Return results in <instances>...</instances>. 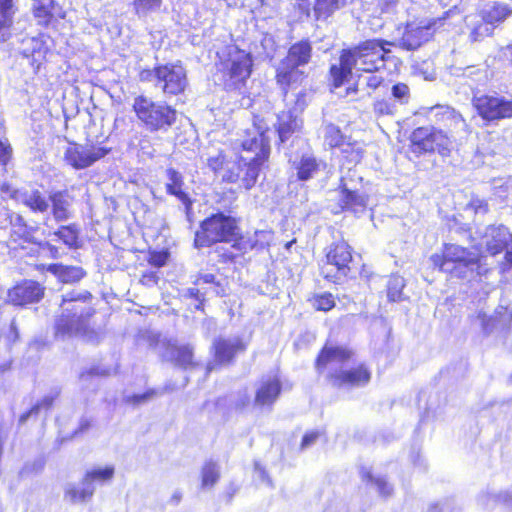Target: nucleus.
Returning a JSON list of instances; mask_svg holds the SVG:
<instances>
[{"label": "nucleus", "mask_w": 512, "mask_h": 512, "mask_svg": "<svg viewBox=\"0 0 512 512\" xmlns=\"http://www.w3.org/2000/svg\"><path fill=\"white\" fill-rule=\"evenodd\" d=\"M311 53L312 46L307 40L299 41L290 47L287 56L277 68V82L283 89L302 80L304 72L300 67L309 63Z\"/></svg>", "instance_id": "5"}, {"label": "nucleus", "mask_w": 512, "mask_h": 512, "mask_svg": "<svg viewBox=\"0 0 512 512\" xmlns=\"http://www.w3.org/2000/svg\"><path fill=\"white\" fill-rule=\"evenodd\" d=\"M11 147L0 140V163L6 164L11 156Z\"/></svg>", "instance_id": "36"}, {"label": "nucleus", "mask_w": 512, "mask_h": 512, "mask_svg": "<svg viewBox=\"0 0 512 512\" xmlns=\"http://www.w3.org/2000/svg\"><path fill=\"white\" fill-rule=\"evenodd\" d=\"M386 45L392 42L381 39H370L348 49H343L339 64L330 68V75L335 87H340L352 74V69L375 72L385 67L387 54L390 52Z\"/></svg>", "instance_id": "2"}, {"label": "nucleus", "mask_w": 512, "mask_h": 512, "mask_svg": "<svg viewBox=\"0 0 512 512\" xmlns=\"http://www.w3.org/2000/svg\"><path fill=\"white\" fill-rule=\"evenodd\" d=\"M217 242L232 243V247L244 250V253L247 252V245L251 248L256 246L250 241H244L236 220L221 212L202 221L200 230L195 235L197 247H208Z\"/></svg>", "instance_id": "3"}, {"label": "nucleus", "mask_w": 512, "mask_h": 512, "mask_svg": "<svg viewBox=\"0 0 512 512\" xmlns=\"http://www.w3.org/2000/svg\"><path fill=\"white\" fill-rule=\"evenodd\" d=\"M339 188L341 189L339 201L342 209L350 210L355 214L362 213L365 210L368 201L366 195L350 189L344 177L341 178Z\"/></svg>", "instance_id": "16"}, {"label": "nucleus", "mask_w": 512, "mask_h": 512, "mask_svg": "<svg viewBox=\"0 0 512 512\" xmlns=\"http://www.w3.org/2000/svg\"><path fill=\"white\" fill-rule=\"evenodd\" d=\"M512 13V8L504 3L493 2L487 4L480 12L481 18L487 24H499L505 21Z\"/></svg>", "instance_id": "19"}, {"label": "nucleus", "mask_w": 512, "mask_h": 512, "mask_svg": "<svg viewBox=\"0 0 512 512\" xmlns=\"http://www.w3.org/2000/svg\"><path fill=\"white\" fill-rule=\"evenodd\" d=\"M305 106L304 95H297V100L295 103V107L293 111L282 112L278 115V134L279 138L282 142L289 139V137L294 133L300 126L299 120L294 112L302 111Z\"/></svg>", "instance_id": "14"}, {"label": "nucleus", "mask_w": 512, "mask_h": 512, "mask_svg": "<svg viewBox=\"0 0 512 512\" xmlns=\"http://www.w3.org/2000/svg\"><path fill=\"white\" fill-rule=\"evenodd\" d=\"M22 54L24 57L31 59V65L39 69L45 58L46 47L42 40L32 37L23 40Z\"/></svg>", "instance_id": "20"}, {"label": "nucleus", "mask_w": 512, "mask_h": 512, "mask_svg": "<svg viewBox=\"0 0 512 512\" xmlns=\"http://www.w3.org/2000/svg\"><path fill=\"white\" fill-rule=\"evenodd\" d=\"M260 235H264V232H261ZM256 236H259V233H256Z\"/></svg>", "instance_id": "42"}, {"label": "nucleus", "mask_w": 512, "mask_h": 512, "mask_svg": "<svg viewBox=\"0 0 512 512\" xmlns=\"http://www.w3.org/2000/svg\"><path fill=\"white\" fill-rule=\"evenodd\" d=\"M373 111L377 116H393L396 105L388 100L380 99L374 102Z\"/></svg>", "instance_id": "30"}, {"label": "nucleus", "mask_w": 512, "mask_h": 512, "mask_svg": "<svg viewBox=\"0 0 512 512\" xmlns=\"http://www.w3.org/2000/svg\"><path fill=\"white\" fill-rule=\"evenodd\" d=\"M453 10H448L441 17L430 20L426 24L415 25L408 24L399 40V46L406 50H415L423 43L427 42L433 35L435 29L444 24V21L450 17Z\"/></svg>", "instance_id": "10"}, {"label": "nucleus", "mask_w": 512, "mask_h": 512, "mask_svg": "<svg viewBox=\"0 0 512 512\" xmlns=\"http://www.w3.org/2000/svg\"><path fill=\"white\" fill-rule=\"evenodd\" d=\"M346 4L347 0H316L314 13L317 19H327Z\"/></svg>", "instance_id": "23"}, {"label": "nucleus", "mask_w": 512, "mask_h": 512, "mask_svg": "<svg viewBox=\"0 0 512 512\" xmlns=\"http://www.w3.org/2000/svg\"><path fill=\"white\" fill-rule=\"evenodd\" d=\"M324 140L331 148H340L348 139L342 135L337 126L329 123L324 126Z\"/></svg>", "instance_id": "25"}, {"label": "nucleus", "mask_w": 512, "mask_h": 512, "mask_svg": "<svg viewBox=\"0 0 512 512\" xmlns=\"http://www.w3.org/2000/svg\"><path fill=\"white\" fill-rule=\"evenodd\" d=\"M108 152L109 150L103 147L72 144L64 151V160L74 169L80 170L90 167Z\"/></svg>", "instance_id": "12"}, {"label": "nucleus", "mask_w": 512, "mask_h": 512, "mask_svg": "<svg viewBox=\"0 0 512 512\" xmlns=\"http://www.w3.org/2000/svg\"><path fill=\"white\" fill-rule=\"evenodd\" d=\"M141 80L156 82V67L153 70H144L140 74Z\"/></svg>", "instance_id": "37"}, {"label": "nucleus", "mask_w": 512, "mask_h": 512, "mask_svg": "<svg viewBox=\"0 0 512 512\" xmlns=\"http://www.w3.org/2000/svg\"><path fill=\"white\" fill-rule=\"evenodd\" d=\"M393 98L400 104H407L410 100V88L405 83H396L391 88Z\"/></svg>", "instance_id": "29"}, {"label": "nucleus", "mask_w": 512, "mask_h": 512, "mask_svg": "<svg viewBox=\"0 0 512 512\" xmlns=\"http://www.w3.org/2000/svg\"><path fill=\"white\" fill-rule=\"evenodd\" d=\"M56 5L54 0H38L33 6L34 16L38 24L47 26L54 17Z\"/></svg>", "instance_id": "22"}, {"label": "nucleus", "mask_w": 512, "mask_h": 512, "mask_svg": "<svg viewBox=\"0 0 512 512\" xmlns=\"http://www.w3.org/2000/svg\"><path fill=\"white\" fill-rule=\"evenodd\" d=\"M486 22L482 20V22H478L474 25L473 29L470 32L469 38L472 42H478L483 40L485 37L492 35L493 28L488 26Z\"/></svg>", "instance_id": "28"}, {"label": "nucleus", "mask_w": 512, "mask_h": 512, "mask_svg": "<svg viewBox=\"0 0 512 512\" xmlns=\"http://www.w3.org/2000/svg\"><path fill=\"white\" fill-rule=\"evenodd\" d=\"M226 164H227V161L225 159V156L221 152H219L215 156H210L207 158V165L214 172H218L220 170L223 171Z\"/></svg>", "instance_id": "32"}, {"label": "nucleus", "mask_w": 512, "mask_h": 512, "mask_svg": "<svg viewBox=\"0 0 512 512\" xmlns=\"http://www.w3.org/2000/svg\"><path fill=\"white\" fill-rule=\"evenodd\" d=\"M253 60L250 53L235 49L223 63V80L226 90L242 93L252 72Z\"/></svg>", "instance_id": "6"}, {"label": "nucleus", "mask_w": 512, "mask_h": 512, "mask_svg": "<svg viewBox=\"0 0 512 512\" xmlns=\"http://www.w3.org/2000/svg\"><path fill=\"white\" fill-rule=\"evenodd\" d=\"M410 149L416 155L438 151L444 155L449 150V137L433 126L418 127L409 137Z\"/></svg>", "instance_id": "8"}, {"label": "nucleus", "mask_w": 512, "mask_h": 512, "mask_svg": "<svg viewBox=\"0 0 512 512\" xmlns=\"http://www.w3.org/2000/svg\"><path fill=\"white\" fill-rule=\"evenodd\" d=\"M10 223L13 225V226H19V227H24L25 226V222H24V219L21 215L19 214H13L11 215L10 217Z\"/></svg>", "instance_id": "38"}, {"label": "nucleus", "mask_w": 512, "mask_h": 512, "mask_svg": "<svg viewBox=\"0 0 512 512\" xmlns=\"http://www.w3.org/2000/svg\"><path fill=\"white\" fill-rule=\"evenodd\" d=\"M326 256H352V248L342 240L335 243Z\"/></svg>", "instance_id": "31"}, {"label": "nucleus", "mask_w": 512, "mask_h": 512, "mask_svg": "<svg viewBox=\"0 0 512 512\" xmlns=\"http://www.w3.org/2000/svg\"><path fill=\"white\" fill-rule=\"evenodd\" d=\"M466 254V249L457 244H446L443 256H463Z\"/></svg>", "instance_id": "34"}, {"label": "nucleus", "mask_w": 512, "mask_h": 512, "mask_svg": "<svg viewBox=\"0 0 512 512\" xmlns=\"http://www.w3.org/2000/svg\"><path fill=\"white\" fill-rule=\"evenodd\" d=\"M167 183H166V191L167 193L176 196L183 204H185L186 209L189 210L191 206V201L188 195L182 190L183 186V177L182 175L173 168H169L166 171Z\"/></svg>", "instance_id": "21"}, {"label": "nucleus", "mask_w": 512, "mask_h": 512, "mask_svg": "<svg viewBox=\"0 0 512 512\" xmlns=\"http://www.w3.org/2000/svg\"><path fill=\"white\" fill-rule=\"evenodd\" d=\"M52 204V214L56 221H67L72 216V205L74 198L68 191H57L49 196Z\"/></svg>", "instance_id": "17"}, {"label": "nucleus", "mask_w": 512, "mask_h": 512, "mask_svg": "<svg viewBox=\"0 0 512 512\" xmlns=\"http://www.w3.org/2000/svg\"><path fill=\"white\" fill-rule=\"evenodd\" d=\"M2 190L10 193L12 199L29 207L34 212L44 213L49 209V202L39 190L11 189L8 185H4Z\"/></svg>", "instance_id": "13"}, {"label": "nucleus", "mask_w": 512, "mask_h": 512, "mask_svg": "<svg viewBox=\"0 0 512 512\" xmlns=\"http://www.w3.org/2000/svg\"><path fill=\"white\" fill-rule=\"evenodd\" d=\"M187 85V74L183 66L166 64L156 67L155 87L159 88L165 96L181 94Z\"/></svg>", "instance_id": "9"}, {"label": "nucleus", "mask_w": 512, "mask_h": 512, "mask_svg": "<svg viewBox=\"0 0 512 512\" xmlns=\"http://www.w3.org/2000/svg\"><path fill=\"white\" fill-rule=\"evenodd\" d=\"M366 86L372 90L377 89L383 82V77L370 73L366 78Z\"/></svg>", "instance_id": "35"}, {"label": "nucleus", "mask_w": 512, "mask_h": 512, "mask_svg": "<svg viewBox=\"0 0 512 512\" xmlns=\"http://www.w3.org/2000/svg\"><path fill=\"white\" fill-rule=\"evenodd\" d=\"M293 243H294V241L287 242V243L285 244V247H286L287 249H289V248L292 246V244H293Z\"/></svg>", "instance_id": "39"}, {"label": "nucleus", "mask_w": 512, "mask_h": 512, "mask_svg": "<svg viewBox=\"0 0 512 512\" xmlns=\"http://www.w3.org/2000/svg\"><path fill=\"white\" fill-rule=\"evenodd\" d=\"M471 102L477 114L486 122L496 123L512 118V100L497 93L484 94L477 91L473 94Z\"/></svg>", "instance_id": "7"}, {"label": "nucleus", "mask_w": 512, "mask_h": 512, "mask_svg": "<svg viewBox=\"0 0 512 512\" xmlns=\"http://www.w3.org/2000/svg\"><path fill=\"white\" fill-rule=\"evenodd\" d=\"M162 3L163 0H133V8L139 18H144L151 13L158 12Z\"/></svg>", "instance_id": "24"}, {"label": "nucleus", "mask_w": 512, "mask_h": 512, "mask_svg": "<svg viewBox=\"0 0 512 512\" xmlns=\"http://www.w3.org/2000/svg\"><path fill=\"white\" fill-rule=\"evenodd\" d=\"M478 246L479 252L491 256L501 253H504V256H512V234L503 225H490L486 227Z\"/></svg>", "instance_id": "11"}, {"label": "nucleus", "mask_w": 512, "mask_h": 512, "mask_svg": "<svg viewBox=\"0 0 512 512\" xmlns=\"http://www.w3.org/2000/svg\"><path fill=\"white\" fill-rule=\"evenodd\" d=\"M55 234L68 247H78V230L76 229L75 225L62 226Z\"/></svg>", "instance_id": "27"}, {"label": "nucleus", "mask_w": 512, "mask_h": 512, "mask_svg": "<svg viewBox=\"0 0 512 512\" xmlns=\"http://www.w3.org/2000/svg\"><path fill=\"white\" fill-rule=\"evenodd\" d=\"M432 111L435 112L436 121L442 123L451 132L466 131L467 124L455 109L449 106H436Z\"/></svg>", "instance_id": "18"}, {"label": "nucleus", "mask_w": 512, "mask_h": 512, "mask_svg": "<svg viewBox=\"0 0 512 512\" xmlns=\"http://www.w3.org/2000/svg\"><path fill=\"white\" fill-rule=\"evenodd\" d=\"M154 256H157L156 254ZM158 256H168V253L159 254Z\"/></svg>", "instance_id": "41"}, {"label": "nucleus", "mask_w": 512, "mask_h": 512, "mask_svg": "<svg viewBox=\"0 0 512 512\" xmlns=\"http://www.w3.org/2000/svg\"><path fill=\"white\" fill-rule=\"evenodd\" d=\"M347 91H348V93H349L350 91L355 92V91H356V89H355V88H348V90H347Z\"/></svg>", "instance_id": "40"}, {"label": "nucleus", "mask_w": 512, "mask_h": 512, "mask_svg": "<svg viewBox=\"0 0 512 512\" xmlns=\"http://www.w3.org/2000/svg\"><path fill=\"white\" fill-rule=\"evenodd\" d=\"M467 209H471L475 214H486L488 212V204L485 200L479 198H472Z\"/></svg>", "instance_id": "33"}, {"label": "nucleus", "mask_w": 512, "mask_h": 512, "mask_svg": "<svg viewBox=\"0 0 512 512\" xmlns=\"http://www.w3.org/2000/svg\"><path fill=\"white\" fill-rule=\"evenodd\" d=\"M133 109L144 128L149 132H167L176 122L177 112L174 108L145 96H138L134 99Z\"/></svg>", "instance_id": "4"}, {"label": "nucleus", "mask_w": 512, "mask_h": 512, "mask_svg": "<svg viewBox=\"0 0 512 512\" xmlns=\"http://www.w3.org/2000/svg\"><path fill=\"white\" fill-rule=\"evenodd\" d=\"M267 133L268 130H263L260 126H255L252 132H248L247 138L241 142L246 155H241L238 162H227L221 174L223 181L227 183L240 181L247 190L255 185L270 154V138Z\"/></svg>", "instance_id": "1"}, {"label": "nucleus", "mask_w": 512, "mask_h": 512, "mask_svg": "<svg viewBox=\"0 0 512 512\" xmlns=\"http://www.w3.org/2000/svg\"><path fill=\"white\" fill-rule=\"evenodd\" d=\"M341 153L343 157L349 162L353 164H357L361 161L363 157L364 150L357 142H351L348 139L341 147Z\"/></svg>", "instance_id": "26"}, {"label": "nucleus", "mask_w": 512, "mask_h": 512, "mask_svg": "<svg viewBox=\"0 0 512 512\" xmlns=\"http://www.w3.org/2000/svg\"><path fill=\"white\" fill-rule=\"evenodd\" d=\"M290 163L292 169L296 171L297 178L301 181H307L315 177L325 167L322 161L311 154H303L294 160H290Z\"/></svg>", "instance_id": "15"}]
</instances>
